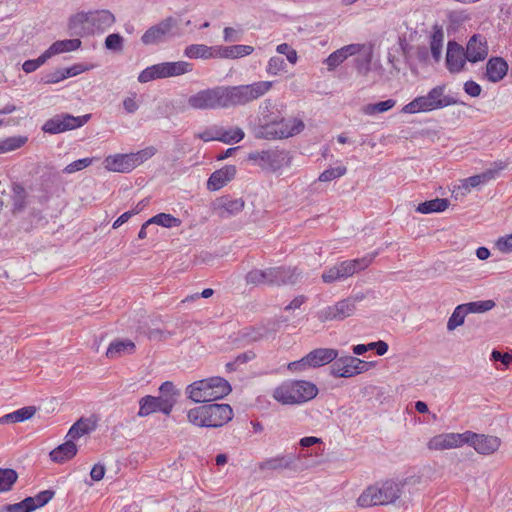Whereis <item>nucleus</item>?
I'll return each mask as SVG.
<instances>
[{
	"label": "nucleus",
	"instance_id": "f257e3e1",
	"mask_svg": "<svg viewBox=\"0 0 512 512\" xmlns=\"http://www.w3.org/2000/svg\"><path fill=\"white\" fill-rule=\"evenodd\" d=\"M273 87L272 81H258L247 85L216 86L189 96L188 105L197 110H212L244 106L259 99Z\"/></svg>",
	"mask_w": 512,
	"mask_h": 512
},
{
	"label": "nucleus",
	"instance_id": "f03ea898",
	"mask_svg": "<svg viewBox=\"0 0 512 512\" xmlns=\"http://www.w3.org/2000/svg\"><path fill=\"white\" fill-rule=\"evenodd\" d=\"M262 115L263 123L256 132L259 139H287L300 134L305 128V123L298 117L285 118L279 112Z\"/></svg>",
	"mask_w": 512,
	"mask_h": 512
},
{
	"label": "nucleus",
	"instance_id": "7ed1b4c3",
	"mask_svg": "<svg viewBox=\"0 0 512 512\" xmlns=\"http://www.w3.org/2000/svg\"><path fill=\"white\" fill-rule=\"evenodd\" d=\"M231 385L222 377H210L193 382L187 387L188 397L196 403L222 399L231 392Z\"/></svg>",
	"mask_w": 512,
	"mask_h": 512
},
{
	"label": "nucleus",
	"instance_id": "20e7f679",
	"mask_svg": "<svg viewBox=\"0 0 512 512\" xmlns=\"http://www.w3.org/2000/svg\"><path fill=\"white\" fill-rule=\"evenodd\" d=\"M233 417L228 404H208L189 410V421L199 427H221Z\"/></svg>",
	"mask_w": 512,
	"mask_h": 512
},
{
	"label": "nucleus",
	"instance_id": "39448f33",
	"mask_svg": "<svg viewBox=\"0 0 512 512\" xmlns=\"http://www.w3.org/2000/svg\"><path fill=\"white\" fill-rule=\"evenodd\" d=\"M404 484L393 480H386L365 489L357 499L360 507L388 505L394 503L402 493Z\"/></svg>",
	"mask_w": 512,
	"mask_h": 512
},
{
	"label": "nucleus",
	"instance_id": "423d86ee",
	"mask_svg": "<svg viewBox=\"0 0 512 512\" xmlns=\"http://www.w3.org/2000/svg\"><path fill=\"white\" fill-rule=\"evenodd\" d=\"M445 85H438L432 88L427 95L418 96L402 108V112L416 114L443 109L448 106L459 104L453 96L445 94Z\"/></svg>",
	"mask_w": 512,
	"mask_h": 512
},
{
	"label": "nucleus",
	"instance_id": "0eeeda50",
	"mask_svg": "<svg viewBox=\"0 0 512 512\" xmlns=\"http://www.w3.org/2000/svg\"><path fill=\"white\" fill-rule=\"evenodd\" d=\"M318 388L311 382L298 380L282 383L273 391V397L283 405L301 404L315 398Z\"/></svg>",
	"mask_w": 512,
	"mask_h": 512
},
{
	"label": "nucleus",
	"instance_id": "6e6552de",
	"mask_svg": "<svg viewBox=\"0 0 512 512\" xmlns=\"http://www.w3.org/2000/svg\"><path fill=\"white\" fill-rule=\"evenodd\" d=\"M115 23V16L106 9L79 12L73 15L69 20V29L74 34H80L78 28L86 29L88 32H104Z\"/></svg>",
	"mask_w": 512,
	"mask_h": 512
},
{
	"label": "nucleus",
	"instance_id": "1a4fd4ad",
	"mask_svg": "<svg viewBox=\"0 0 512 512\" xmlns=\"http://www.w3.org/2000/svg\"><path fill=\"white\" fill-rule=\"evenodd\" d=\"M157 149L146 147L136 153L109 155L104 160V167L108 171L128 173L153 157Z\"/></svg>",
	"mask_w": 512,
	"mask_h": 512
},
{
	"label": "nucleus",
	"instance_id": "9d476101",
	"mask_svg": "<svg viewBox=\"0 0 512 512\" xmlns=\"http://www.w3.org/2000/svg\"><path fill=\"white\" fill-rule=\"evenodd\" d=\"M365 299L363 292L356 293L350 297L337 301L333 305L326 306L316 314L318 320L322 323L328 321H343L355 314L357 304Z\"/></svg>",
	"mask_w": 512,
	"mask_h": 512
},
{
	"label": "nucleus",
	"instance_id": "9b49d317",
	"mask_svg": "<svg viewBox=\"0 0 512 512\" xmlns=\"http://www.w3.org/2000/svg\"><path fill=\"white\" fill-rule=\"evenodd\" d=\"M91 118L90 114H86L83 116L75 117L73 115L63 113L55 115L54 117L48 119L43 127L42 130L45 133L49 134H58L62 133L68 130H73L79 127H82L84 124H86L89 119Z\"/></svg>",
	"mask_w": 512,
	"mask_h": 512
},
{
	"label": "nucleus",
	"instance_id": "f8f14e48",
	"mask_svg": "<svg viewBox=\"0 0 512 512\" xmlns=\"http://www.w3.org/2000/svg\"><path fill=\"white\" fill-rule=\"evenodd\" d=\"M288 153L285 150L268 149L251 152L248 159L264 170L277 171L287 162Z\"/></svg>",
	"mask_w": 512,
	"mask_h": 512
},
{
	"label": "nucleus",
	"instance_id": "ddd939ff",
	"mask_svg": "<svg viewBox=\"0 0 512 512\" xmlns=\"http://www.w3.org/2000/svg\"><path fill=\"white\" fill-rule=\"evenodd\" d=\"M178 25V21L173 17H167L151 26L141 37L144 45H156L165 40L166 37L174 36V28Z\"/></svg>",
	"mask_w": 512,
	"mask_h": 512
},
{
	"label": "nucleus",
	"instance_id": "4468645a",
	"mask_svg": "<svg viewBox=\"0 0 512 512\" xmlns=\"http://www.w3.org/2000/svg\"><path fill=\"white\" fill-rule=\"evenodd\" d=\"M469 431L464 433H442L432 437L427 447L429 450L442 451L447 449L459 448L466 444Z\"/></svg>",
	"mask_w": 512,
	"mask_h": 512
},
{
	"label": "nucleus",
	"instance_id": "2eb2a0df",
	"mask_svg": "<svg viewBox=\"0 0 512 512\" xmlns=\"http://www.w3.org/2000/svg\"><path fill=\"white\" fill-rule=\"evenodd\" d=\"M469 434L466 444L471 445L479 454H492L496 452L501 445V440L496 436L477 434L471 431H469Z\"/></svg>",
	"mask_w": 512,
	"mask_h": 512
},
{
	"label": "nucleus",
	"instance_id": "dca6fc26",
	"mask_svg": "<svg viewBox=\"0 0 512 512\" xmlns=\"http://www.w3.org/2000/svg\"><path fill=\"white\" fill-rule=\"evenodd\" d=\"M301 274L296 267H271L268 268V285H294L300 280Z\"/></svg>",
	"mask_w": 512,
	"mask_h": 512
},
{
	"label": "nucleus",
	"instance_id": "f3484780",
	"mask_svg": "<svg viewBox=\"0 0 512 512\" xmlns=\"http://www.w3.org/2000/svg\"><path fill=\"white\" fill-rule=\"evenodd\" d=\"M138 416L146 417L155 412H162L166 415L171 413V402L168 399H162L161 397L144 396L139 401Z\"/></svg>",
	"mask_w": 512,
	"mask_h": 512
},
{
	"label": "nucleus",
	"instance_id": "a211bd4d",
	"mask_svg": "<svg viewBox=\"0 0 512 512\" xmlns=\"http://www.w3.org/2000/svg\"><path fill=\"white\" fill-rule=\"evenodd\" d=\"M508 166L505 161H498L493 166L481 174L468 177L463 181L462 187L469 191L470 188H475L479 185L485 184L494 179L500 171L506 169Z\"/></svg>",
	"mask_w": 512,
	"mask_h": 512
},
{
	"label": "nucleus",
	"instance_id": "6ab92c4d",
	"mask_svg": "<svg viewBox=\"0 0 512 512\" xmlns=\"http://www.w3.org/2000/svg\"><path fill=\"white\" fill-rule=\"evenodd\" d=\"M464 54L466 60L472 63L484 60L488 54L485 38L479 34L473 35L467 43Z\"/></svg>",
	"mask_w": 512,
	"mask_h": 512
},
{
	"label": "nucleus",
	"instance_id": "aec40b11",
	"mask_svg": "<svg viewBox=\"0 0 512 512\" xmlns=\"http://www.w3.org/2000/svg\"><path fill=\"white\" fill-rule=\"evenodd\" d=\"M245 206L242 198L232 199L229 196L219 198L215 203V213L222 219H227L240 213Z\"/></svg>",
	"mask_w": 512,
	"mask_h": 512
},
{
	"label": "nucleus",
	"instance_id": "412c9836",
	"mask_svg": "<svg viewBox=\"0 0 512 512\" xmlns=\"http://www.w3.org/2000/svg\"><path fill=\"white\" fill-rule=\"evenodd\" d=\"M364 45L362 44H349L341 47L340 49L331 53L324 61L329 71L335 70L341 63H343L349 56L358 54Z\"/></svg>",
	"mask_w": 512,
	"mask_h": 512
},
{
	"label": "nucleus",
	"instance_id": "4be33fe9",
	"mask_svg": "<svg viewBox=\"0 0 512 512\" xmlns=\"http://www.w3.org/2000/svg\"><path fill=\"white\" fill-rule=\"evenodd\" d=\"M377 253H372L360 259L347 260L337 264L342 279L352 276L354 273L367 268Z\"/></svg>",
	"mask_w": 512,
	"mask_h": 512
},
{
	"label": "nucleus",
	"instance_id": "5701e85b",
	"mask_svg": "<svg viewBox=\"0 0 512 512\" xmlns=\"http://www.w3.org/2000/svg\"><path fill=\"white\" fill-rule=\"evenodd\" d=\"M236 174V167L234 165H227L223 168L214 171L208 181L207 188L210 191H217L224 187L229 181H231Z\"/></svg>",
	"mask_w": 512,
	"mask_h": 512
},
{
	"label": "nucleus",
	"instance_id": "b1692460",
	"mask_svg": "<svg viewBox=\"0 0 512 512\" xmlns=\"http://www.w3.org/2000/svg\"><path fill=\"white\" fill-rule=\"evenodd\" d=\"M463 48L456 42H449L447 47L446 64L450 72H459L465 64Z\"/></svg>",
	"mask_w": 512,
	"mask_h": 512
},
{
	"label": "nucleus",
	"instance_id": "393cba45",
	"mask_svg": "<svg viewBox=\"0 0 512 512\" xmlns=\"http://www.w3.org/2000/svg\"><path fill=\"white\" fill-rule=\"evenodd\" d=\"M508 71L507 62L501 57L490 58L486 64V78L493 83L502 80Z\"/></svg>",
	"mask_w": 512,
	"mask_h": 512
},
{
	"label": "nucleus",
	"instance_id": "a878e982",
	"mask_svg": "<svg viewBox=\"0 0 512 512\" xmlns=\"http://www.w3.org/2000/svg\"><path fill=\"white\" fill-rule=\"evenodd\" d=\"M136 345L130 339H116L112 341L106 351L109 359L120 358L125 355H131L135 352Z\"/></svg>",
	"mask_w": 512,
	"mask_h": 512
},
{
	"label": "nucleus",
	"instance_id": "bb28decb",
	"mask_svg": "<svg viewBox=\"0 0 512 512\" xmlns=\"http://www.w3.org/2000/svg\"><path fill=\"white\" fill-rule=\"evenodd\" d=\"M337 357L338 351L332 348H317L307 354V360H310L313 368L328 364Z\"/></svg>",
	"mask_w": 512,
	"mask_h": 512
},
{
	"label": "nucleus",
	"instance_id": "cd10ccee",
	"mask_svg": "<svg viewBox=\"0 0 512 512\" xmlns=\"http://www.w3.org/2000/svg\"><path fill=\"white\" fill-rule=\"evenodd\" d=\"M77 445L70 439L57 446L50 452V458L53 462L64 463L72 459L77 454Z\"/></svg>",
	"mask_w": 512,
	"mask_h": 512
},
{
	"label": "nucleus",
	"instance_id": "c85d7f7f",
	"mask_svg": "<svg viewBox=\"0 0 512 512\" xmlns=\"http://www.w3.org/2000/svg\"><path fill=\"white\" fill-rule=\"evenodd\" d=\"M254 48L250 45L216 46V56L226 59H236L252 54Z\"/></svg>",
	"mask_w": 512,
	"mask_h": 512
},
{
	"label": "nucleus",
	"instance_id": "c756f323",
	"mask_svg": "<svg viewBox=\"0 0 512 512\" xmlns=\"http://www.w3.org/2000/svg\"><path fill=\"white\" fill-rule=\"evenodd\" d=\"M352 356H344L336 358L334 363L330 366L331 375L334 377L350 378L356 375V370H353V363H350Z\"/></svg>",
	"mask_w": 512,
	"mask_h": 512
},
{
	"label": "nucleus",
	"instance_id": "7c9ffc66",
	"mask_svg": "<svg viewBox=\"0 0 512 512\" xmlns=\"http://www.w3.org/2000/svg\"><path fill=\"white\" fill-rule=\"evenodd\" d=\"M184 56L190 59H210L216 56V46L210 47L204 44H191L184 49Z\"/></svg>",
	"mask_w": 512,
	"mask_h": 512
},
{
	"label": "nucleus",
	"instance_id": "2f4dec72",
	"mask_svg": "<svg viewBox=\"0 0 512 512\" xmlns=\"http://www.w3.org/2000/svg\"><path fill=\"white\" fill-rule=\"evenodd\" d=\"M36 408L34 406H26L14 412L8 413L0 417V424H9L26 421L34 416Z\"/></svg>",
	"mask_w": 512,
	"mask_h": 512
},
{
	"label": "nucleus",
	"instance_id": "473e14b6",
	"mask_svg": "<svg viewBox=\"0 0 512 512\" xmlns=\"http://www.w3.org/2000/svg\"><path fill=\"white\" fill-rule=\"evenodd\" d=\"M81 46V41L79 39H66V40H59L54 42L46 51V55H48V58L64 53V52H70L78 49Z\"/></svg>",
	"mask_w": 512,
	"mask_h": 512
},
{
	"label": "nucleus",
	"instance_id": "72a5a7b5",
	"mask_svg": "<svg viewBox=\"0 0 512 512\" xmlns=\"http://www.w3.org/2000/svg\"><path fill=\"white\" fill-rule=\"evenodd\" d=\"M12 195V209L11 212L13 215H17L24 211L27 206V193L23 186L20 184H14Z\"/></svg>",
	"mask_w": 512,
	"mask_h": 512
},
{
	"label": "nucleus",
	"instance_id": "f704fd0d",
	"mask_svg": "<svg viewBox=\"0 0 512 512\" xmlns=\"http://www.w3.org/2000/svg\"><path fill=\"white\" fill-rule=\"evenodd\" d=\"M449 206V201L445 198H435L433 200L420 203L416 211L421 214H430L434 212H443Z\"/></svg>",
	"mask_w": 512,
	"mask_h": 512
},
{
	"label": "nucleus",
	"instance_id": "c9c22d12",
	"mask_svg": "<svg viewBox=\"0 0 512 512\" xmlns=\"http://www.w3.org/2000/svg\"><path fill=\"white\" fill-rule=\"evenodd\" d=\"M164 67L166 78L181 76L193 70V64L187 61L164 62Z\"/></svg>",
	"mask_w": 512,
	"mask_h": 512
},
{
	"label": "nucleus",
	"instance_id": "e433bc0d",
	"mask_svg": "<svg viewBox=\"0 0 512 512\" xmlns=\"http://www.w3.org/2000/svg\"><path fill=\"white\" fill-rule=\"evenodd\" d=\"M165 76V67L164 62L154 64L145 68L138 76V81L140 83H147L156 79H164Z\"/></svg>",
	"mask_w": 512,
	"mask_h": 512
},
{
	"label": "nucleus",
	"instance_id": "4c0bfd02",
	"mask_svg": "<svg viewBox=\"0 0 512 512\" xmlns=\"http://www.w3.org/2000/svg\"><path fill=\"white\" fill-rule=\"evenodd\" d=\"M93 429L94 426L90 420L81 418L70 427L66 437L74 442V440L89 433Z\"/></svg>",
	"mask_w": 512,
	"mask_h": 512
},
{
	"label": "nucleus",
	"instance_id": "58836bf2",
	"mask_svg": "<svg viewBox=\"0 0 512 512\" xmlns=\"http://www.w3.org/2000/svg\"><path fill=\"white\" fill-rule=\"evenodd\" d=\"M293 463L292 457L277 456L267 459L259 464L260 470H279L287 469Z\"/></svg>",
	"mask_w": 512,
	"mask_h": 512
},
{
	"label": "nucleus",
	"instance_id": "ea45409f",
	"mask_svg": "<svg viewBox=\"0 0 512 512\" xmlns=\"http://www.w3.org/2000/svg\"><path fill=\"white\" fill-rule=\"evenodd\" d=\"M245 136L244 131L240 127L225 129L219 126V141L225 144H233L240 142Z\"/></svg>",
	"mask_w": 512,
	"mask_h": 512
},
{
	"label": "nucleus",
	"instance_id": "a19ab883",
	"mask_svg": "<svg viewBox=\"0 0 512 512\" xmlns=\"http://www.w3.org/2000/svg\"><path fill=\"white\" fill-rule=\"evenodd\" d=\"M17 479L18 474L14 469L0 468V492H7L11 490Z\"/></svg>",
	"mask_w": 512,
	"mask_h": 512
},
{
	"label": "nucleus",
	"instance_id": "79ce46f5",
	"mask_svg": "<svg viewBox=\"0 0 512 512\" xmlns=\"http://www.w3.org/2000/svg\"><path fill=\"white\" fill-rule=\"evenodd\" d=\"M468 314L464 304L458 305L447 322V329L449 331L455 330L458 326L464 323L465 317Z\"/></svg>",
	"mask_w": 512,
	"mask_h": 512
},
{
	"label": "nucleus",
	"instance_id": "37998d69",
	"mask_svg": "<svg viewBox=\"0 0 512 512\" xmlns=\"http://www.w3.org/2000/svg\"><path fill=\"white\" fill-rule=\"evenodd\" d=\"M28 138L26 136H12L0 141V153L14 151L22 147Z\"/></svg>",
	"mask_w": 512,
	"mask_h": 512
},
{
	"label": "nucleus",
	"instance_id": "c03bdc74",
	"mask_svg": "<svg viewBox=\"0 0 512 512\" xmlns=\"http://www.w3.org/2000/svg\"><path fill=\"white\" fill-rule=\"evenodd\" d=\"M443 41H444V33L441 28L436 29L432 36L430 41V48L433 58L438 61L441 57L442 48H443Z\"/></svg>",
	"mask_w": 512,
	"mask_h": 512
},
{
	"label": "nucleus",
	"instance_id": "a18cd8bd",
	"mask_svg": "<svg viewBox=\"0 0 512 512\" xmlns=\"http://www.w3.org/2000/svg\"><path fill=\"white\" fill-rule=\"evenodd\" d=\"M180 223L181 222L179 219L175 218L171 214L166 213H159L146 221V224H158L166 228L179 226Z\"/></svg>",
	"mask_w": 512,
	"mask_h": 512
},
{
	"label": "nucleus",
	"instance_id": "49530a36",
	"mask_svg": "<svg viewBox=\"0 0 512 512\" xmlns=\"http://www.w3.org/2000/svg\"><path fill=\"white\" fill-rule=\"evenodd\" d=\"M160 396L162 399H168L171 402V410L173 409L180 392L175 388L174 384L170 381L162 383L159 388Z\"/></svg>",
	"mask_w": 512,
	"mask_h": 512
},
{
	"label": "nucleus",
	"instance_id": "de8ad7c7",
	"mask_svg": "<svg viewBox=\"0 0 512 512\" xmlns=\"http://www.w3.org/2000/svg\"><path fill=\"white\" fill-rule=\"evenodd\" d=\"M396 104V101L393 99H388L385 101H381L375 104H368L363 108V112L367 115H373L377 113H383L391 108H393Z\"/></svg>",
	"mask_w": 512,
	"mask_h": 512
},
{
	"label": "nucleus",
	"instance_id": "09e8293b",
	"mask_svg": "<svg viewBox=\"0 0 512 512\" xmlns=\"http://www.w3.org/2000/svg\"><path fill=\"white\" fill-rule=\"evenodd\" d=\"M468 313H484L495 307L493 300L474 301L464 304Z\"/></svg>",
	"mask_w": 512,
	"mask_h": 512
},
{
	"label": "nucleus",
	"instance_id": "8fccbe9b",
	"mask_svg": "<svg viewBox=\"0 0 512 512\" xmlns=\"http://www.w3.org/2000/svg\"><path fill=\"white\" fill-rule=\"evenodd\" d=\"M286 66L287 64L282 57L274 56L269 59L266 72L270 76H275L284 71Z\"/></svg>",
	"mask_w": 512,
	"mask_h": 512
},
{
	"label": "nucleus",
	"instance_id": "3c124183",
	"mask_svg": "<svg viewBox=\"0 0 512 512\" xmlns=\"http://www.w3.org/2000/svg\"><path fill=\"white\" fill-rule=\"evenodd\" d=\"M246 282L248 284H268V268L265 270L254 269L247 273Z\"/></svg>",
	"mask_w": 512,
	"mask_h": 512
},
{
	"label": "nucleus",
	"instance_id": "603ef678",
	"mask_svg": "<svg viewBox=\"0 0 512 512\" xmlns=\"http://www.w3.org/2000/svg\"><path fill=\"white\" fill-rule=\"evenodd\" d=\"M347 172V169L345 166H338V167H335V168H329V169H326L325 171H323L320 176H319V180L321 182H328V181H332L336 178H339L343 175H345Z\"/></svg>",
	"mask_w": 512,
	"mask_h": 512
},
{
	"label": "nucleus",
	"instance_id": "864d4df0",
	"mask_svg": "<svg viewBox=\"0 0 512 512\" xmlns=\"http://www.w3.org/2000/svg\"><path fill=\"white\" fill-rule=\"evenodd\" d=\"M123 37L118 33L110 34L105 39V47L112 51H121L123 49Z\"/></svg>",
	"mask_w": 512,
	"mask_h": 512
},
{
	"label": "nucleus",
	"instance_id": "5fc2aeb1",
	"mask_svg": "<svg viewBox=\"0 0 512 512\" xmlns=\"http://www.w3.org/2000/svg\"><path fill=\"white\" fill-rule=\"evenodd\" d=\"M93 162V158H82L78 159L76 161H73L72 163L68 164L64 169L63 172L67 174H72L74 172L83 170L84 168L90 166Z\"/></svg>",
	"mask_w": 512,
	"mask_h": 512
},
{
	"label": "nucleus",
	"instance_id": "6e6d98bb",
	"mask_svg": "<svg viewBox=\"0 0 512 512\" xmlns=\"http://www.w3.org/2000/svg\"><path fill=\"white\" fill-rule=\"evenodd\" d=\"M48 55L44 52L37 59L27 60L23 63L22 68L26 73H31L37 70L41 65H43L48 60Z\"/></svg>",
	"mask_w": 512,
	"mask_h": 512
},
{
	"label": "nucleus",
	"instance_id": "4d7b16f0",
	"mask_svg": "<svg viewBox=\"0 0 512 512\" xmlns=\"http://www.w3.org/2000/svg\"><path fill=\"white\" fill-rule=\"evenodd\" d=\"M196 138L203 140L204 142L219 141V126H212L205 129L203 132L195 134Z\"/></svg>",
	"mask_w": 512,
	"mask_h": 512
},
{
	"label": "nucleus",
	"instance_id": "13d9d810",
	"mask_svg": "<svg viewBox=\"0 0 512 512\" xmlns=\"http://www.w3.org/2000/svg\"><path fill=\"white\" fill-rule=\"evenodd\" d=\"M66 73L64 68L56 69L53 72L47 73L43 76L42 81L45 84H55L66 79Z\"/></svg>",
	"mask_w": 512,
	"mask_h": 512
},
{
	"label": "nucleus",
	"instance_id": "bf43d9fd",
	"mask_svg": "<svg viewBox=\"0 0 512 512\" xmlns=\"http://www.w3.org/2000/svg\"><path fill=\"white\" fill-rule=\"evenodd\" d=\"M371 54H367L363 57H357L355 59V66L359 74L367 75L370 71Z\"/></svg>",
	"mask_w": 512,
	"mask_h": 512
},
{
	"label": "nucleus",
	"instance_id": "052dcab7",
	"mask_svg": "<svg viewBox=\"0 0 512 512\" xmlns=\"http://www.w3.org/2000/svg\"><path fill=\"white\" fill-rule=\"evenodd\" d=\"M311 367L312 364L310 363V360H307V355L300 360L293 361L288 364V369L293 372H303Z\"/></svg>",
	"mask_w": 512,
	"mask_h": 512
},
{
	"label": "nucleus",
	"instance_id": "680f3d73",
	"mask_svg": "<svg viewBox=\"0 0 512 512\" xmlns=\"http://www.w3.org/2000/svg\"><path fill=\"white\" fill-rule=\"evenodd\" d=\"M496 247L502 253H512V234L500 237L496 242Z\"/></svg>",
	"mask_w": 512,
	"mask_h": 512
},
{
	"label": "nucleus",
	"instance_id": "e2e57ef3",
	"mask_svg": "<svg viewBox=\"0 0 512 512\" xmlns=\"http://www.w3.org/2000/svg\"><path fill=\"white\" fill-rule=\"evenodd\" d=\"M223 34L225 42H237L242 38V31L232 27L224 28Z\"/></svg>",
	"mask_w": 512,
	"mask_h": 512
},
{
	"label": "nucleus",
	"instance_id": "0e129e2a",
	"mask_svg": "<svg viewBox=\"0 0 512 512\" xmlns=\"http://www.w3.org/2000/svg\"><path fill=\"white\" fill-rule=\"evenodd\" d=\"M322 280L324 283H333L337 280H342L339 269L337 265L331 267L327 271L323 272Z\"/></svg>",
	"mask_w": 512,
	"mask_h": 512
},
{
	"label": "nucleus",
	"instance_id": "69168bd1",
	"mask_svg": "<svg viewBox=\"0 0 512 512\" xmlns=\"http://www.w3.org/2000/svg\"><path fill=\"white\" fill-rule=\"evenodd\" d=\"M243 336L247 338L249 341H259L265 337V331L262 328H248L243 333Z\"/></svg>",
	"mask_w": 512,
	"mask_h": 512
},
{
	"label": "nucleus",
	"instance_id": "338daca9",
	"mask_svg": "<svg viewBox=\"0 0 512 512\" xmlns=\"http://www.w3.org/2000/svg\"><path fill=\"white\" fill-rule=\"evenodd\" d=\"M54 491L52 490H44L39 492L35 497L34 500L37 503V508L43 507L46 505L54 496Z\"/></svg>",
	"mask_w": 512,
	"mask_h": 512
},
{
	"label": "nucleus",
	"instance_id": "774afa93",
	"mask_svg": "<svg viewBox=\"0 0 512 512\" xmlns=\"http://www.w3.org/2000/svg\"><path fill=\"white\" fill-rule=\"evenodd\" d=\"M464 91L471 97H478L481 94L482 88L478 83L469 80L464 84Z\"/></svg>",
	"mask_w": 512,
	"mask_h": 512
}]
</instances>
